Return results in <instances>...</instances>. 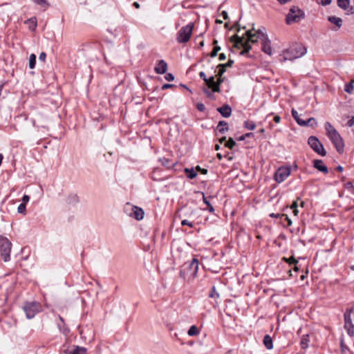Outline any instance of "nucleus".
<instances>
[{
    "label": "nucleus",
    "mask_w": 354,
    "mask_h": 354,
    "mask_svg": "<svg viewBox=\"0 0 354 354\" xmlns=\"http://www.w3.org/2000/svg\"><path fill=\"white\" fill-rule=\"evenodd\" d=\"M245 35L248 37V40H245L243 37H240L238 35L232 36L230 39V41L234 43V47L236 48H243V50L240 53L241 55H246L252 48L250 42L256 43L258 41L259 37L256 34H253L251 30L245 32Z\"/></svg>",
    "instance_id": "nucleus-1"
},
{
    "label": "nucleus",
    "mask_w": 354,
    "mask_h": 354,
    "mask_svg": "<svg viewBox=\"0 0 354 354\" xmlns=\"http://www.w3.org/2000/svg\"><path fill=\"white\" fill-rule=\"evenodd\" d=\"M306 48L301 44H293L288 49L283 51V59L281 61H292L306 55Z\"/></svg>",
    "instance_id": "nucleus-2"
},
{
    "label": "nucleus",
    "mask_w": 354,
    "mask_h": 354,
    "mask_svg": "<svg viewBox=\"0 0 354 354\" xmlns=\"http://www.w3.org/2000/svg\"><path fill=\"white\" fill-rule=\"evenodd\" d=\"M198 260L196 258L185 262L180 271V277L185 280L194 279L198 273Z\"/></svg>",
    "instance_id": "nucleus-3"
},
{
    "label": "nucleus",
    "mask_w": 354,
    "mask_h": 354,
    "mask_svg": "<svg viewBox=\"0 0 354 354\" xmlns=\"http://www.w3.org/2000/svg\"><path fill=\"white\" fill-rule=\"evenodd\" d=\"M12 245L7 237L0 234V255L5 262L10 260Z\"/></svg>",
    "instance_id": "nucleus-4"
},
{
    "label": "nucleus",
    "mask_w": 354,
    "mask_h": 354,
    "mask_svg": "<svg viewBox=\"0 0 354 354\" xmlns=\"http://www.w3.org/2000/svg\"><path fill=\"white\" fill-rule=\"evenodd\" d=\"M23 310L27 319H32L42 310V307L37 301H26L23 306Z\"/></svg>",
    "instance_id": "nucleus-5"
},
{
    "label": "nucleus",
    "mask_w": 354,
    "mask_h": 354,
    "mask_svg": "<svg viewBox=\"0 0 354 354\" xmlns=\"http://www.w3.org/2000/svg\"><path fill=\"white\" fill-rule=\"evenodd\" d=\"M194 24L189 23L183 26L177 33L176 40L179 44H183L189 41L192 34Z\"/></svg>",
    "instance_id": "nucleus-6"
},
{
    "label": "nucleus",
    "mask_w": 354,
    "mask_h": 354,
    "mask_svg": "<svg viewBox=\"0 0 354 354\" xmlns=\"http://www.w3.org/2000/svg\"><path fill=\"white\" fill-rule=\"evenodd\" d=\"M354 314V308H346L344 314V328L350 337L354 336V324L352 321L351 315Z\"/></svg>",
    "instance_id": "nucleus-7"
},
{
    "label": "nucleus",
    "mask_w": 354,
    "mask_h": 354,
    "mask_svg": "<svg viewBox=\"0 0 354 354\" xmlns=\"http://www.w3.org/2000/svg\"><path fill=\"white\" fill-rule=\"evenodd\" d=\"M304 18V12L297 6L290 8L288 14L286 16V24H290L294 22H298Z\"/></svg>",
    "instance_id": "nucleus-8"
},
{
    "label": "nucleus",
    "mask_w": 354,
    "mask_h": 354,
    "mask_svg": "<svg viewBox=\"0 0 354 354\" xmlns=\"http://www.w3.org/2000/svg\"><path fill=\"white\" fill-rule=\"evenodd\" d=\"M308 144L310 148L317 154L322 156H326V151L325 150L323 145L320 142L316 136H310L308 139Z\"/></svg>",
    "instance_id": "nucleus-9"
},
{
    "label": "nucleus",
    "mask_w": 354,
    "mask_h": 354,
    "mask_svg": "<svg viewBox=\"0 0 354 354\" xmlns=\"http://www.w3.org/2000/svg\"><path fill=\"white\" fill-rule=\"evenodd\" d=\"M339 153H342L344 150V143L338 131L328 137Z\"/></svg>",
    "instance_id": "nucleus-10"
},
{
    "label": "nucleus",
    "mask_w": 354,
    "mask_h": 354,
    "mask_svg": "<svg viewBox=\"0 0 354 354\" xmlns=\"http://www.w3.org/2000/svg\"><path fill=\"white\" fill-rule=\"evenodd\" d=\"M290 174V168L281 167L274 173V178L278 183L283 182Z\"/></svg>",
    "instance_id": "nucleus-11"
},
{
    "label": "nucleus",
    "mask_w": 354,
    "mask_h": 354,
    "mask_svg": "<svg viewBox=\"0 0 354 354\" xmlns=\"http://www.w3.org/2000/svg\"><path fill=\"white\" fill-rule=\"evenodd\" d=\"M224 82V78H218L217 81H215V77L214 76H211L207 78V81L205 82V84L211 88L212 92L214 93H219L221 92L220 86Z\"/></svg>",
    "instance_id": "nucleus-12"
},
{
    "label": "nucleus",
    "mask_w": 354,
    "mask_h": 354,
    "mask_svg": "<svg viewBox=\"0 0 354 354\" xmlns=\"http://www.w3.org/2000/svg\"><path fill=\"white\" fill-rule=\"evenodd\" d=\"M262 37L263 41L261 50L265 53L271 55L272 53V50L270 45V40L268 38V36L266 34H262Z\"/></svg>",
    "instance_id": "nucleus-13"
},
{
    "label": "nucleus",
    "mask_w": 354,
    "mask_h": 354,
    "mask_svg": "<svg viewBox=\"0 0 354 354\" xmlns=\"http://www.w3.org/2000/svg\"><path fill=\"white\" fill-rule=\"evenodd\" d=\"M313 167L318 171L326 174L328 173V167L324 164L322 160L315 159L313 161Z\"/></svg>",
    "instance_id": "nucleus-14"
},
{
    "label": "nucleus",
    "mask_w": 354,
    "mask_h": 354,
    "mask_svg": "<svg viewBox=\"0 0 354 354\" xmlns=\"http://www.w3.org/2000/svg\"><path fill=\"white\" fill-rule=\"evenodd\" d=\"M145 215V212L143 209L137 206H133L132 212L130 214V216L133 217L137 221H140L143 218Z\"/></svg>",
    "instance_id": "nucleus-15"
},
{
    "label": "nucleus",
    "mask_w": 354,
    "mask_h": 354,
    "mask_svg": "<svg viewBox=\"0 0 354 354\" xmlns=\"http://www.w3.org/2000/svg\"><path fill=\"white\" fill-rule=\"evenodd\" d=\"M158 74H165L167 70V64L163 59L159 60L154 68Z\"/></svg>",
    "instance_id": "nucleus-16"
},
{
    "label": "nucleus",
    "mask_w": 354,
    "mask_h": 354,
    "mask_svg": "<svg viewBox=\"0 0 354 354\" xmlns=\"http://www.w3.org/2000/svg\"><path fill=\"white\" fill-rule=\"evenodd\" d=\"M217 111L224 118H229L232 114V108L228 104H224L223 106L218 107Z\"/></svg>",
    "instance_id": "nucleus-17"
},
{
    "label": "nucleus",
    "mask_w": 354,
    "mask_h": 354,
    "mask_svg": "<svg viewBox=\"0 0 354 354\" xmlns=\"http://www.w3.org/2000/svg\"><path fill=\"white\" fill-rule=\"evenodd\" d=\"M228 129L227 122L224 120L220 121L216 127V130L221 133H225Z\"/></svg>",
    "instance_id": "nucleus-18"
},
{
    "label": "nucleus",
    "mask_w": 354,
    "mask_h": 354,
    "mask_svg": "<svg viewBox=\"0 0 354 354\" xmlns=\"http://www.w3.org/2000/svg\"><path fill=\"white\" fill-rule=\"evenodd\" d=\"M310 342V336L308 334H306L301 336L300 341V346L302 349H306L308 347Z\"/></svg>",
    "instance_id": "nucleus-19"
},
{
    "label": "nucleus",
    "mask_w": 354,
    "mask_h": 354,
    "mask_svg": "<svg viewBox=\"0 0 354 354\" xmlns=\"http://www.w3.org/2000/svg\"><path fill=\"white\" fill-rule=\"evenodd\" d=\"M184 171L189 179H194L197 176V172L193 167L185 168Z\"/></svg>",
    "instance_id": "nucleus-20"
},
{
    "label": "nucleus",
    "mask_w": 354,
    "mask_h": 354,
    "mask_svg": "<svg viewBox=\"0 0 354 354\" xmlns=\"http://www.w3.org/2000/svg\"><path fill=\"white\" fill-rule=\"evenodd\" d=\"M263 344L267 349L273 348L272 339L269 335H266L263 337Z\"/></svg>",
    "instance_id": "nucleus-21"
},
{
    "label": "nucleus",
    "mask_w": 354,
    "mask_h": 354,
    "mask_svg": "<svg viewBox=\"0 0 354 354\" xmlns=\"http://www.w3.org/2000/svg\"><path fill=\"white\" fill-rule=\"evenodd\" d=\"M324 126H325V129L326 131V134H327L328 137L329 136L337 132V131L335 129V127L329 122H326L325 123Z\"/></svg>",
    "instance_id": "nucleus-22"
},
{
    "label": "nucleus",
    "mask_w": 354,
    "mask_h": 354,
    "mask_svg": "<svg viewBox=\"0 0 354 354\" xmlns=\"http://www.w3.org/2000/svg\"><path fill=\"white\" fill-rule=\"evenodd\" d=\"M328 20L330 23L335 24L338 28H340L342 26V19L339 17L335 16H330L328 17Z\"/></svg>",
    "instance_id": "nucleus-23"
},
{
    "label": "nucleus",
    "mask_w": 354,
    "mask_h": 354,
    "mask_svg": "<svg viewBox=\"0 0 354 354\" xmlns=\"http://www.w3.org/2000/svg\"><path fill=\"white\" fill-rule=\"evenodd\" d=\"M301 127H313L317 124L316 120L314 118H310L306 120L300 121Z\"/></svg>",
    "instance_id": "nucleus-24"
},
{
    "label": "nucleus",
    "mask_w": 354,
    "mask_h": 354,
    "mask_svg": "<svg viewBox=\"0 0 354 354\" xmlns=\"http://www.w3.org/2000/svg\"><path fill=\"white\" fill-rule=\"evenodd\" d=\"M59 319L60 321V323L57 324V326L59 330L62 331L63 333H68L69 330L66 328V324L63 317L59 315Z\"/></svg>",
    "instance_id": "nucleus-25"
},
{
    "label": "nucleus",
    "mask_w": 354,
    "mask_h": 354,
    "mask_svg": "<svg viewBox=\"0 0 354 354\" xmlns=\"http://www.w3.org/2000/svg\"><path fill=\"white\" fill-rule=\"evenodd\" d=\"M159 161L161 162V165L165 167L167 169L171 168L174 166V163L171 162L169 158H162L159 159Z\"/></svg>",
    "instance_id": "nucleus-26"
},
{
    "label": "nucleus",
    "mask_w": 354,
    "mask_h": 354,
    "mask_svg": "<svg viewBox=\"0 0 354 354\" xmlns=\"http://www.w3.org/2000/svg\"><path fill=\"white\" fill-rule=\"evenodd\" d=\"M291 113H292V118L295 120L299 126H301V123L300 122V121H304V120H302L300 118V115L298 113V112L296 110H295V109H292Z\"/></svg>",
    "instance_id": "nucleus-27"
},
{
    "label": "nucleus",
    "mask_w": 354,
    "mask_h": 354,
    "mask_svg": "<svg viewBox=\"0 0 354 354\" xmlns=\"http://www.w3.org/2000/svg\"><path fill=\"white\" fill-rule=\"evenodd\" d=\"M187 334L189 336H196L198 334H199V330L198 328L195 326L192 325L188 330Z\"/></svg>",
    "instance_id": "nucleus-28"
},
{
    "label": "nucleus",
    "mask_w": 354,
    "mask_h": 354,
    "mask_svg": "<svg viewBox=\"0 0 354 354\" xmlns=\"http://www.w3.org/2000/svg\"><path fill=\"white\" fill-rule=\"evenodd\" d=\"M203 194V203L207 205V209L209 212L211 213H213L214 212V207L211 205V203H209V201L207 200V198L205 196V194L204 193H202Z\"/></svg>",
    "instance_id": "nucleus-29"
},
{
    "label": "nucleus",
    "mask_w": 354,
    "mask_h": 354,
    "mask_svg": "<svg viewBox=\"0 0 354 354\" xmlns=\"http://www.w3.org/2000/svg\"><path fill=\"white\" fill-rule=\"evenodd\" d=\"M350 0H337V5L343 10H346L349 5Z\"/></svg>",
    "instance_id": "nucleus-30"
},
{
    "label": "nucleus",
    "mask_w": 354,
    "mask_h": 354,
    "mask_svg": "<svg viewBox=\"0 0 354 354\" xmlns=\"http://www.w3.org/2000/svg\"><path fill=\"white\" fill-rule=\"evenodd\" d=\"M243 127L245 129H248L250 130H254L256 127V124L253 121L246 120L244 122Z\"/></svg>",
    "instance_id": "nucleus-31"
},
{
    "label": "nucleus",
    "mask_w": 354,
    "mask_h": 354,
    "mask_svg": "<svg viewBox=\"0 0 354 354\" xmlns=\"http://www.w3.org/2000/svg\"><path fill=\"white\" fill-rule=\"evenodd\" d=\"M213 44L215 45V46H214L213 50L211 52L210 56L212 57H215L217 55L218 52L220 51L221 47L216 45L217 41L216 39L214 40Z\"/></svg>",
    "instance_id": "nucleus-32"
},
{
    "label": "nucleus",
    "mask_w": 354,
    "mask_h": 354,
    "mask_svg": "<svg viewBox=\"0 0 354 354\" xmlns=\"http://www.w3.org/2000/svg\"><path fill=\"white\" fill-rule=\"evenodd\" d=\"M29 68L32 69L35 68L36 64V55L35 54H31L29 57Z\"/></svg>",
    "instance_id": "nucleus-33"
},
{
    "label": "nucleus",
    "mask_w": 354,
    "mask_h": 354,
    "mask_svg": "<svg viewBox=\"0 0 354 354\" xmlns=\"http://www.w3.org/2000/svg\"><path fill=\"white\" fill-rule=\"evenodd\" d=\"M209 297L210 298H218L219 293L217 292L216 287L213 286L211 288V290L209 293Z\"/></svg>",
    "instance_id": "nucleus-34"
},
{
    "label": "nucleus",
    "mask_w": 354,
    "mask_h": 354,
    "mask_svg": "<svg viewBox=\"0 0 354 354\" xmlns=\"http://www.w3.org/2000/svg\"><path fill=\"white\" fill-rule=\"evenodd\" d=\"M86 352L85 348L77 346L71 354H85Z\"/></svg>",
    "instance_id": "nucleus-35"
},
{
    "label": "nucleus",
    "mask_w": 354,
    "mask_h": 354,
    "mask_svg": "<svg viewBox=\"0 0 354 354\" xmlns=\"http://www.w3.org/2000/svg\"><path fill=\"white\" fill-rule=\"evenodd\" d=\"M26 23H29L30 25V29L32 30H35L37 27V21L35 18H30V19L27 20Z\"/></svg>",
    "instance_id": "nucleus-36"
},
{
    "label": "nucleus",
    "mask_w": 354,
    "mask_h": 354,
    "mask_svg": "<svg viewBox=\"0 0 354 354\" xmlns=\"http://www.w3.org/2000/svg\"><path fill=\"white\" fill-rule=\"evenodd\" d=\"M282 261H283L286 263H288L290 265H292V264L296 265L298 262L297 260H296L294 257H290L289 258L283 257Z\"/></svg>",
    "instance_id": "nucleus-37"
},
{
    "label": "nucleus",
    "mask_w": 354,
    "mask_h": 354,
    "mask_svg": "<svg viewBox=\"0 0 354 354\" xmlns=\"http://www.w3.org/2000/svg\"><path fill=\"white\" fill-rule=\"evenodd\" d=\"M234 64V60L229 59L227 63L225 64H220L218 65V68H225L226 70V68L232 67Z\"/></svg>",
    "instance_id": "nucleus-38"
},
{
    "label": "nucleus",
    "mask_w": 354,
    "mask_h": 354,
    "mask_svg": "<svg viewBox=\"0 0 354 354\" xmlns=\"http://www.w3.org/2000/svg\"><path fill=\"white\" fill-rule=\"evenodd\" d=\"M235 145L236 142L232 138H230L225 144V146L230 149H232Z\"/></svg>",
    "instance_id": "nucleus-39"
},
{
    "label": "nucleus",
    "mask_w": 354,
    "mask_h": 354,
    "mask_svg": "<svg viewBox=\"0 0 354 354\" xmlns=\"http://www.w3.org/2000/svg\"><path fill=\"white\" fill-rule=\"evenodd\" d=\"M354 89V86L352 82H349L345 84L344 91L346 93H351Z\"/></svg>",
    "instance_id": "nucleus-40"
},
{
    "label": "nucleus",
    "mask_w": 354,
    "mask_h": 354,
    "mask_svg": "<svg viewBox=\"0 0 354 354\" xmlns=\"http://www.w3.org/2000/svg\"><path fill=\"white\" fill-rule=\"evenodd\" d=\"M34 2L41 7L48 8L49 6V3L46 0H33Z\"/></svg>",
    "instance_id": "nucleus-41"
},
{
    "label": "nucleus",
    "mask_w": 354,
    "mask_h": 354,
    "mask_svg": "<svg viewBox=\"0 0 354 354\" xmlns=\"http://www.w3.org/2000/svg\"><path fill=\"white\" fill-rule=\"evenodd\" d=\"M26 205L24 203H21L17 208V212L20 214H24L26 212Z\"/></svg>",
    "instance_id": "nucleus-42"
},
{
    "label": "nucleus",
    "mask_w": 354,
    "mask_h": 354,
    "mask_svg": "<svg viewBox=\"0 0 354 354\" xmlns=\"http://www.w3.org/2000/svg\"><path fill=\"white\" fill-rule=\"evenodd\" d=\"M253 136V133H245L244 135H242L241 136L237 138V140L239 141H243L246 138H250L251 136Z\"/></svg>",
    "instance_id": "nucleus-43"
},
{
    "label": "nucleus",
    "mask_w": 354,
    "mask_h": 354,
    "mask_svg": "<svg viewBox=\"0 0 354 354\" xmlns=\"http://www.w3.org/2000/svg\"><path fill=\"white\" fill-rule=\"evenodd\" d=\"M196 108L201 112L204 111L206 109L205 104L203 103H198L196 104Z\"/></svg>",
    "instance_id": "nucleus-44"
},
{
    "label": "nucleus",
    "mask_w": 354,
    "mask_h": 354,
    "mask_svg": "<svg viewBox=\"0 0 354 354\" xmlns=\"http://www.w3.org/2000/svg\"><path fill=\"white\" fill-rule=\"evenodd\" d=\"M181 225H182L183 226V225H188V226H189V227H192L194 226L193 223H192V222H190V221H189L188 220H186V219L183 220V221H181Z\"/></svg>",
    "instance_id": "nucleus-45"
},
{
    "label": "nucleus",
    "mask_w": 354,
    "mask_h": 354,
    "mask_svg": "<svg viewBox=\"0 0 354 354\" xmlns=\"http://www.w3.org/2000/svg\"><path fill=\"white\" fill-rule=\"evenodd\" d=\"M165 79L167 81H173L174 80V76L172 73H167L165 76Z\"/></svg>",
    "instance_id": "nucleus-46"
},
{
    "label": "nucleus",
    "mask_w": 354,
    "mask_h": 354,
    "mask_svg": "<svg viewBox=\"0 0 354 354\" xmlns=\"http://www.w3.org/2000/svg\"><path fill=\"white\" fill-rule=\"evenodd\" d=\"M283 218H284V220L287 222V225L290 226L292 225V221L291 219L286 214H283Z\"/></svg>",
    "instance_id": "nucleus-47"
},
{
    "label": "nucleus",
    "mask_w": 354,
    "mask_h": 354,
    "mask_svg": "<svg viewBox=\"0 0 354 354\" xmlns=\"http://www.w3.org/2000/svg\"><path fill=\"white\" fill-rule=\"evenodd\" d=\"M219 68V70H218V78H224L223 77V75L225 72V68Z\"/></svg>",
    "instance_id": "nucleus-48"
},
{
    "label": "nucleus",
    "mask_w": 354,
    "mask_h": 354,
    "mask_svg": "<svg viewBox=\"0 0 354 354\" xmlns=\"http://www.w3.org/2000/svg\"><path fill=\"white\" fill-rule=\"evenodd\" d=\"M199 76L205 82L207 81V77H206L205 72L201 71L199 73Z\"/></svg>",
    "instance_id": "nucleus-49"
},
{
    "label": "nucleus",
    "mask_w": 354,
    "mask_h": 354,
    "mask_svg": "<svg viewBox=\"0 0 354 354\" xmlns=\"http://www.w3.org/2000/svg\"><path fill=\"white\" fill-rule=\"evenodd\" d=\"M46 58V54L44 52L40 53L39 56V61L44 62Z\"/></svg>",
    "instance_id": "nucleus-50"
},
{
    "label": "nucleus",
    "mask_w": 354,
    "mask_h": 354,
    "mask_svg": "<svg viewBox=\"0 0 354 354\" xmlns=\"http://www.w3.org/2000/svg\"><path fill=\"white\" fill-rule=\"evenodd\" d=\"M29 200H30L29 196L24 194L22 198V203H24L26 205V203H28L29 201Z\"/></svg>",
    "instance_id": "nucleus-51"
},
{
    "label": "nucleus",
    "mask_w": 354,
    "mask_h": 354,
    "mask_svg": "<svg viewBox=\"0 0 354 354\" xmlns=\"http://www.w3.org/2000/svg\"><path fill=\"white\" fill-rule=\"evenodd\" d=\"M254 34H256V36L263 41L262 34H265L261 30H258Z\"/></svg>",
    "instance_id": "nucleus-52"
},
{
    "label": "nucleus",
    "mask_w": 354,
    "mask_h": 354,
    "mask_svg": "<svg viewBox=\"0 0 354 354\" xmlns=\"http://www.w3.org/2000/svg\"><path fill=\"white\" fill-rule=\"evenodd\" d=\"M354 125V116H353L348 122L347 126L351 127Z\"/></svg>",
    "instance_id": "nucleus-53"
},
{
    "label": "nucleus",
    "mask_w": 354,
    "mask_h": 354,
    "mask_svg": "<svg viewBox=\"0 0 354 354\" xmlns=\"http://www.w3.org/2000/svg\"><path fill=\"white\" fill-rule=\"evenodd\" d=\"M270 216L272 217V218H283V214L272 213V214H270Z\"/></svg>",
    "instance_id": "nucleus-54"
},
{
    "label": "nucleus",
    "mask_w": 354,
    "mask_h": 354,
    "mask_svg": "<svg viewBox=\"0 0 354 354\" xmlns=\"http://www.w3.org/2000/svg\"><path fill=\"white\" fill-rule=\"evenodd\" d=\"M341 348H342V352L343 353H345L346 351L348 350V348L344 344L343 342H341Z\"/></svg>",
    "instance_id": "nucleus-55"
},
{
    "label": "nucleus",
    "mask_w": 354,
    "mask_h": 354,
    "mask_svg": "<svg viewBox=\"0 0 354 354\" xmlns=\"http://www.w3.org/2000/svg\"><path fill=\"white\" fill-rule=\"evenodd\" d=\"M196 169V170L200 171L203 174H206L207 173V170L206 169H202L199 166H197Z\"/></svg>",
    "instance_id": "nucleus-56"
},
{
    "label": "nucleus",
    "mask_w": 354,
    "mask_h": 354,
    "mask_svg": "<svg viewBox=\"0 0 354 354\" xmlns=\"http://www.w3.org/2000/svg\"><path fill=\"white\" fill-rule=\"evenodd\" d=\"M174 86V84H165L162 85V90H165V89H167L169 88H171Z\"/></svg>",
    "instance_id": "nucleus-57"
},
{
    "label": "nucleus",
    "mask_w": 354,
    "mask_h": 354,
    "mask_svg": "<svg viewBox=\"0 0 354 354\" xmlns=\"http://www.w3.org/2000/svg\"><path fill=\"white\" fill-rule=\"evenodd\" d=\"M332 0H321L322 6H328L331 3Z\"/></svg>",
    "instance_id": "nucleus-58"
},
{
    "label": "nucleus",
    "mask_w": 354,
    "mask_h": 354,
    "mask_svg": "<svg viewBox=\"0 0 354 354\" xmlns=\"http://www.w3.org/2000/svg\"><path fill=\"white\" fill-rule=\"evenodd\" d=\"M221 15H222V17H223L224 19H228V14H227V11L223 10L221 12Z\"/></svg>",
    "instance_id": "nucleus-59"
},
{
    "label": "nucleus",
    "mask_w": 354,
    "mask_h": 354,
    "mask_svg": "<svg viewBox=\"0 0 354 354\" xmlns=\"http://www.w3.org/2000/svg\"><path fill=\"white\" fill-rule=\"evenodd\" d=\"M203 92H204V93H205L208 97H209V96L211 95V94H212V93H211V91L209 90V88H205L203 89Z\"/></svg>",
    "instance_id": "nucleus-60"
},
{
    "label": "nucleus",
    "mask_w": 354,
    "mask_h": 354,
    "mask_svg": "<svg viewBox=\"0 0 354 354\" xmlns=\"http://www.w3.org/2000/svg\"><path fill=\"white\" fill-rule=\"evenodd\" d=\"M219 60L223 61L226 59V55L224 53H221L218 57Z\"/></svg>",
    "instance_id": "nucleus-61"
},
{
    "label": "nucleus",
    "mask_w": 354,
    "mask_h": 354,
    "mask_svg": "<svg viewBox=\"0 0 354 354\" xmlns=\"http://www.w3.org/2000/svg\"><path fill=\"white\" fill-rule=\"evenodd\" d=\"M281 120V118L279 116V115H275L274 117V121L276 122V123H279Z\"/></svg>",
    "instance_id": "nucleus-62"
},
{
    "label": "nucleus",
    "mask_w": 354,
    "mask_h": 354,
    "mask_svg": "<svg viewBox=\"0 0 354 354\" xmlns=\"http://www.w3.org/2000/svg\"><path fill=\"white\" fill-rule=\"evenodd\" d=\"M297 207H298V205H297V201H294V202L292 203V205H291V207H291V209H297Z\"/></svg>",
    "instance_id": "nucleus-63"
},
{
    "label": "nucleus",
    "mask_w": 354,
    "mask_h": 354,
    "mask_svg": "<svg viewBox=\"0 0 354 354\" xmlns=\"http://www.w3.org/2000/svg\"><path fill=\"white\" fill-rule=\"evenodd\" d=\"M336 170L338 171H342L344 170V168L342 166L339 165L336 167Z\"/></svg>",
    "instance_id": "nucleus-64"
}]
</instances>
